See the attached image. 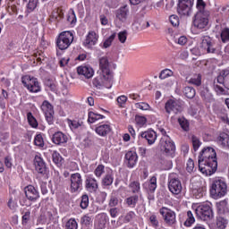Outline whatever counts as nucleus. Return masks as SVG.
Returning a JSON list of instances; mask_svg holds the SVG:
<instances>
[{"label":"nucleus","mask_w":229,"mask_h":229,"mask_svg":"<svg viewBox=\"0 0 229 229\" xmlns=\"http://www.w3.org/2000/svg\"><path fill=\"white\" fill-rule=\"evenodd\" d=\"M199 169L203 174L212 176L217 171V154L212 147L204 148L199 155Z\"/></svg>","instance_id":"f257e3e1"},{"label":"nucleus","mask_w":229,"mask_h":229,"mask_svg":"<svg viewBox=\"0 0 229 229\" xmlns=\"http://www.w3.org/2000/svg\"><path fill=\"white\" fill-rule=\"evenodd\" d=\"M209 192L211 198L214 199H219V198L226 196V193L228 192V185L225 180L216 179L213 181Z\"/></svg>","instance_id":"f03ea898"},{"label":"nucleus","mask_w":229,"mask_h":229,"mask_svg":"<svg viewBox=\"0 0 229 229\" xmlns=\"http://www.w3.org/2000/svg\"><path fill=\"white\" fill-rule=\"evenodd\" d=\"M159 148L163 151L165 157L174 158V153H176V146L174 141L167 135H164L159 141Z\"/></svg>","instance_id":"7ed1b4c3"},{"label":"nucleus","mask_w":229,"mask_h":229,"mask_svg":"<svg viewBox=\"0 0 229 229\" xmlns=\"http://www.w3.org/2000/svg\"><path fill=\"white\" fill-rule=\"evenodd\" d=\"M228 76L229 70H222L217 76L216 81H214V89L216 94H229V88L225 84Z\"/></svg>","instance_id":"20e7f679"},{"label":"nucleus","mask_w":229,"mask_h":229,"mask_svg":"<svg viewBox=\"0 0 229 229\" xmlns=\"http://www.w3.org/2000/svg\"><path fill=\"white\" fill-rule=\"evenodd\" d=\"M74 41V34L71 31L61 32L56 40V46L61 51H65Z\"/></svg>","instance_id":"39448f33"},{"label":"nucleus","mask_w":229,"mask_h":229,"mask_svg":"<svg viewBox=\"0 0 229 229\" xmlns=\"http://www.w3.org/2000/svg\"><path fill=\"white\" fill-rule=\"evenodd\" d=\"M196 216L201 221H208L214 217V212L210 204H202L195 209Z\"/></svg>","instance_id":"423d86ee"},{"label":"nucleus","mask_w":229,"mask_h":229,"mask_svg":"<svg viewBox=\"0 0 229 229\" xmlns=\"http://www.w3.org/2000/svg\"><path fill=\"white\" fill-rule=\"evenodd\" d=\"M98 74H102L106 80H114V72L110 70V62H108V57L103 56L99 58Z\"/></svg>","instance_id":"0eeeda50"},{"label":"nucleus","mask_w":229,"mask_h":229,"mask_svg":"<svg viewBox=\"0 0 229 229\" xmlns=\"http://www.w3.org/2000/svg\"><path fill=\"white\" fill-rule=\"evenodd\" d=\"M192 0H179L177 5V13L181 17H191L192 15Z\"/></svg>","instance_id":"6e6552de"},{"label":"nucleus","mask_w":229,"mask_h":229,"mask_svg":"<svg viewBox=\"0 0 229 229\" xmlns=\"http://www.w3.org/2000/svg\"><path fill=\"white\" fill-rule=\"evenodd\" d=\"M165 110L168 115H171V114H181V112L183 110V102L180 100L169 99L165 104Z\"/></svg>","instance_id":"1a4fd4ad"},{"label":"nucleus","mask_w":229,"mask_h":229,"mask_svg":"<svg viewBox=\"0 0 229 229\" xmlns=\"http://www.w3.org/2000/svg\"><path fill=\"white\" fill-rule=\"evenodd\" d=\"M209 12H197L194 16L193 24L199 30H205L208 26Z\"/></svg>","instance_id":"9d476101"},{"label":"nucleus","mask_w":229,"mask_h":229,"mask_svg":"<svg viewBox=\"0 0 229 229\" xmlns=\"http://www.w3.org/2000/svg\"><path fill=\"white\" fill-rule=\"evenodd\" d=\"M21 83L30 92H40V84H38V80L35 77L25 75L21 78Z\"/></svg>","instance_id":"9b49d317"},{"label":"nucleus","mask_w":229,"mask_h":229,"mask_svg":"<svg viewBox=\"0 0 229 229\" xmlns=\"http://www.w3.org/2000/svg\"><path fill=\"white\" fill-rule=\"evenodd\" d=\"M159 214L162 215L165 223L169 226H173L176 223V213L170 208L163 207L159 209Z\"/></svg>","instance_id":"f8f14e48"},{"label":"nucleus","mask_w":229,"mask_h":229,"mask_svg":"<svg viewBox=\"0 0 229 229\" xmlns=\"http://www.w3.org/2000/svg\"><path fill=\"white\" fill-rule=\"evenodd\" d=\"M200 47L205 49L208 54H216V51H217V49H216V43L209 36L202 37Z\"/></svg>","instance_id":"ddd939ff"},{"label":"nucleus","mask_w":229,"mask_h":229,"mask_svg":"<svg viewBox=\"0 0 229 229\" xmlns=\"http://www.w3.org/2000/svg\"><path fill=\"white\" fill-rule=\"evenodd\" d=\"M83 186V180L81 174L79 173L72 174L71 175V191L72 192H77Z\"/></svg>","instance_id":"4468645a"},{"label":"nucleus","mask_w":229,"mask_h":229,"mask_svg":"<svg viewBox=\"0 0 229 229\" xmlns=\"http://www.w3.org/2000/svg\"><path fill=\"white\" fill-rule=\"evenodd\" d=\"M168 189L172 194H180V192H182V182H180V179L171 175L168 182Z\"/></svg>","instance_id":"2eb2a0df"},{"label":"nucleus","mask_w":229,"mask_h":229,"mask_svg":"<svg viewBox=\"0 0 229 229\" xmlns=\"http://www.w3.org/2000/svg\"><path fill=\"white\" fill-rule=\"evenodd\" d=\"M93 85L96 89H101V87L112 89V80L106 79L103 74L99 73V76L93 80Z\"/></svg>","instance_id":"dca6fc26"},{"label":"nucleus","mask_w":229,"mask_h":229,"mask_svg":"<svg viewBox=\"0 0 229 229\" xmlns=\"http://www.w3.org/2000/svg\"><path fill=\"white\" fill-rule=\"evenodd\" d=\"M41 110L44 112L48 124H53V114H55L53 111V106L49 102L44 101L41 106Z\"/></svg>","instance_id":"f3484780"},{"label":"nucleus","mask_w":229,"mask_h":229,"mask_svg":"<svg viewBox=\"0 0 229 229\" xmlns=\"http://www.w3.org/2000/svg\"><path fill=\"white\" fill-rule=\"evenodd\" d=\"M24 193L26 199H29V201H37V199L40 198V193H38V191H37V189L34 188L33 185L26 186L24 188Z\"/></svg>","instance_id":"a211bd4d"},{"label":"nucleus","mask_w":229,"mask_h":229,"mask_svg":"<svg viewBox=\"0 0 229 229\" xmlns=\"http://www.w3.org/2000/svg\"><path fill=\"white\" fill-rule=\"evenodd\" d=\"M98 38H99L98 34H96L94 31H89L86 37V39L83 42V46L90 49L93 46H96V44H98Z\"/></svg>","instance_id":"6ab92c4d"},{"label":"nucleus","mask_w":229,"mask_h":229,"mask_svg":"<svg viewBox=\"0 0 229 229\" xmlns=\"http://www.w3.org/2000/svg\"><path fill=\"white\" fill-rule=\"evenodd\" d=\"M34 165L36 171L39 173V174H46V163L44 162V159H42V157H40L39 156H35Z\"/></svg>","instance_id":"aec40b11"},{"label":"nucleus","mask_w":229,"mask_h":229,"mask_svg":"<svg viewBox=\"0 0 229 229\" xmlns=\"http://www.w3.org/2000/svg\"><path fill=\"white\" fill-rule=\"evenodd\" d=\"M86 190L88 192L95 193L98 192V189H99V185L98 184V181L92 177H88L85 181Z\"/></svg>","instance_id":"412c9836"},{"label":"nucleus","mask_w":229,"mask_h":229,"mask_svg":"<svg viewBox=\"0 0 229 229\" xmlns=\"http://www.w3.org/2000/svg\"><path fill=\"white\" fill-rule=\"evenodd\" d=\"M128 13H130V11L128 10V5H124L115 11V17L121 22H126V19H128Z\"/></svg>","instance_id":"4be33fe9"},{"label":"nucleus","mask_w":229,"mask_h":229,"mask_svg":"<svg viewBox=\"0 0 229 229\" xmlns=\"http://www.w3.org/2000/svg\"><path fill=\"white\" fill-rule=\"evenodd\" d=\"M140 137H141V139H146L148 144L151 146V144H155V140H157V132L153 130H149L141 132Z\"/></svg>","instance_id":"5701e85b"},{"label":"nucleus","mask_w":229,"mask_h":229,"mask_svg":"<svg viewBox=\"0 0 229 229\" xmlns=\"http://www.w3.org/2000/svg\"><path fill=\"white\" fill-rule=\"evenodd\" d=\"M95 131L99 137H106L112 131V127L110 124L104 123L96 127Z\"/></svg>","instance_id":"b1692460"},{"label":"nucleus","mask_w":229,"mask_h":229,"mask_svg":"<svg viewBox=\"0 0 229 229\" xmlns=\"http://www.w3.org/2000/svg\"><path fill=\"white\" fill-rule=\"evenodd\" d=\"M137 153L133 152V151H128L125 154V160L127 162V166L131 168V167H135V165L137 164Z\"/></svg>","instance_id":"393cba45"},{"label":"nucleus","mask_w":229,"mask_h":229,"mask_svg":"<svg viewBox=\"0 0 229 229\" xmlns=\"http://www.w3.org/2000/svg\"><path fill=\"white\" fill-rule=\"evenodd\" d=\"M67 135L64 134L62 131L55 132L52 138V141L57 146H60V144H65V142H67Z\"/></svg>","instance_id":"a878e982"},{"label":"nucleus","mask_w":229,"mask_h":229,"mask_svg":"<svg viewBox=\"0 0 229 229\" xmlns=\"http://www.w3.org/2000/svg\"><path fill=\"white\" fill-rule=\"evenodd\" d=\"M106 221H108V216H106V214L99 215L95 223V227L97 229H105V227L106 226Z\"/></svg>","instance_id":"bb28decb"},{"label":"nucleus","mask_w":229,"mask_h":229,"mask_svg":"<svg viewBox=\"0 0 229 229\" xmlns=\"http://www.w3.org/2000/svg\"><path fill=\"white\" fill-rule=\"evenodd\" d=\"M78 74L85 76V78H92L94 76V70L87 66H79L77 68Z\"/></svg>","instance_id":"cd10ccee"},{"label":"nucleus","mask_w":229,"mask_h":229,"mask_svg":"<svg viewBox=\"0 0 229 229\" xmlns=\"http://www.w3.org/2000/svg\"><path fill=\"white\" fill-rule=\"evenodd\" d=\"M183 94L188 99H194V98H196V89L192 87L187 86L183 89Z\"/></svg>","instance_id":"c85d7f7f"},{"label":"nucleus","mask_w":229,"mask_h":229,"mask_svg":"<svg viewBox=\"0 0 229 229\" xmlns=\"http://www.w3.org/2000/svg\"><path fill=\"white\" fill-rule=\"evenodd\" d=\"M219 144L224 146V148H229V135L227 133L222 132L217 138Z\"/></svg>","instance_id":"c756f323"},{"label":"nucleus","mask_w":229,"mask_h":229,"mask_svg":"<svg viewBox=\"0 0 229 229\" xmlns=\"http://www.w3.org/2000/svg\"><path fill=\"white\" fill-rule=\"evenodd\" d=\"M126 205H128L131 208H135L137 207V203H139V195H132L128 197L125 199Z\"/></svg>","instance_id":"7c9ffc66"},{"label":"nucleus","mask_w":229,"mask_h":229,"mask_svg":"<svg viewBox=\"0 0 229 229\" xmlns=\"http://www.w3.org/2000/svg\"><path fill=\"white\" fill-rule=\"evenodd\" d=\"M99 119H105V115L94 112H89L88 114V123H90L91 124L96 123V121H99Z\"/></svg>","instance_id":"2f4dec72"},{"label":"nucleus","mask_w":229,"mask_h":229,"mask_svg":"<svg viewBox=\"0 0 229 229\" xmlns=\"http://www.w3.org/2000/svg\"><path fill=\"white\" fill-rule=\"evenodd\" d=\"M52 159L53 162L60 167L62 165V162L64 161V157L58 153L57 151H54L52 153Z\"/></svg>","instance_id":"473e14b6"},{"label":"nucleus","mask_w":229,"mask_h":229,"mask_svg":"<svg viewBox=\"0 0 229 229\" xmlns=\"http://www.w3.org/2000/svg\"><path fill=\"white\" fill-rule=\"evenodd\" d=\"M187 219L184 222V226H192L194 223H196V218H194V215H192V211L187 212Z\"/></svg>","instance_id":"72a5a7b5"},{"label":"nucleus","mask_w":229,"mask_h":229,"mask_svg":"<svg viewBox=\"0 0 229 229\" xmlns=\"http://www.w3.org/2000/svg\"><path fill=\"white\" fill-rule=\"evenodd\" d=\"M226 225H228V219L219 216L216 220V226L218 229H225L226 228Z\"/></svg>","instance_id":"f704fd0d"},{"label":"nucleus","mask_w":229,"mask_h":229,"mask_svg":"<svg viewBox=\"0 0 229 229\" xmlns=\"http://www.w3.org/2000/svg\"><path fill=\"white\" fill-rule=\"evenodd\" d=\"M188 83H191V85H196V87H199V85H201V75H194L188 81Z\"/></svg>","instance_id":"c9c22d12"},{"label":"nucleus","mask_w":229,"mask_h":229,"mask_svg":"<svg viewBox=\"0 0 229 229\" xmlns=\"http://www.w3.org/2000/svg\"><path fill=\"white\" fill-rule=\"evenodd\" d=\"M227 208H228V201H226V199H224L216 203V208L218 212H220V214H223V212H225Z\"/></svg>","instance_id":"e433bc0d"},{"label":"nucleus","mask_w":229,"mask_h":229,"mask_svg":"<svg viewBox=\"0 0 229 229\" xmlns=\"http://www.w3.org/2000/svg\"><path fill=\"white\" fill-rule=\"evenodd\" d=\"M178 123L184 131H189V121L185 117L178 118Z\"/></svg>","instance_id":"4c0bfd02"},{"label":"nucleus","mask_w":229,"mask_h":229,"mask_svg":"<svg viewBox=\"0 0 229 229\" xmlns=\"http://www.w3.org/2000/svg\"><path fill=\"white\" fill-rule=\"evenodd\" d=\"M174 72L173 71L169 69H165L160 72L159 73V80H166V78H171L173 76Z\"/></svg>","instance_id":"58836bf2"},{"label":"nucleus","mask_w":229,"mask_h":229,"mask_svg":"<svg viewBox=\"0 0 229 229\" xmlns=\"http://www.w3.org/2000/svg\"><path fill=\"white\" fill-rule=\"evenodd\" d=\"M191 144L193 146L194 151H198V149H199V146H201V141L199 140V137L192 135L191 136Z\"/></svg>","instance_id":"ea45409f"},{"label":"nucleus","mask_w":229,"mask_h":229,"mask_svg":"<svg viewBox=\"0 0 229 229\" xmlns=\"http://www.w3.org/2000/svg\"><path fill=\"white\" fill-rule=\"evenodd\" d=\"M27 119L29 121V124H30L32 128H37L38 126L37 119H35V116H33L31 113L27 114Z\"/></svg>","instance_id":"a19ab883"},{"label":"nucleus","mask_w":229,"mask_h":229,"mask_svg":"<svg viewBox=\"0 0 229 229\" xmlns=\"http://www.w3.org/2000/svg\"><path fill=\"white\" fill-rule=\"evenodd\" d=\"M114 38H115V33L112 34L109 38H107L104 41L102 47L104 49L110 47V46H112V43L114 42Z\"/></svg>","instance_id":"79ce46f5"},{"label":"nucleus","mask_w":229,"mask_h":229,"mask_svg":"<svg viewBox=\"0 0 229 229\" xmlns=\"http://www.w3.org/2000/svg\"><path fill=\"white\" fill-rule=\"evenodd\" d=\"M130 189H131V191L133 194H136L137 192H140V183L139 182H132L129 185Z\"/></svg>","instance_id":"37998d69"},{"label":"nucleus","mask_w":229,"mask_h":229,"mask_svg":"<svg viewBox=\"0 0 229 229\" xmlns=\"http://www.w3.org/2000/svg\"><path fill=\"white\" fill-rule=\"evenodd\" d=\"M148 190L150 192H153L157 190V177L152 176L149 182H148Z\"/></svg>","instance_id":"c03bdc74"},{"label":"nucleus","mask_w":229,"mask_h":229,"mask_svg":"<svg viewBox=\"0 0 229 229\" xmlns=\"http://www.w3.org/2000/svg\"><path fill=\"white\" fill-rule=\"evenodd\" d=\"M81 225H84V226H89L92 223V216L89 215H85L81 219Z\"/></svg>","instance_id":"a18cd8bd"},{"label":"nucleus","mask_w":229,"mask_h":229,"mask_svg":"<svg viewBox=\"0 0 229 229\" xmlns=\"http://www.w3.org/2000/svg\"><path fill=\"white\" fill-rule=\"evenodd\" d=\"M89 207V195L84 194L81 196V208L85 210Z\"/></svg>","instance_id":"49530a36"},{"label":"nucleus","mask_w":229,"mask_h":229,"mask_svg":"<svg viewBox=\"0 0 229 229\" xmlns=\"http://www.w3.org/2000/svg\"><path fill=\"white\" fill-rule=\"evenodd\" d=\"M112 183H114V177H112L110 174L106 175L102 180L103 185L110 186Z\"/></svg>","instance_id":"de8ad7c7"},{"label":"nucleus","mask_w":229,"mask_h":229,"mask_svg":"<svg viewBox=\"0 0 229 229\" xmlns=\"http://www.w3.org/2000/svg\"><path fill=\"white\" fill-rule=\"evenodd\" d=\"M66 228H67V229H78V222H76V219L71 218V219L66 223Z\"/></svg>","instance_id":"09e8293b"},{"label":"nucleus","mask_w":229,"mask_h":229,"mask_svg":"<svg viewBox=\"0 0 229 229\" xmlns=\"http://www.w3.org/2000/svg\"><path fill=\"white\" fill-rule=\"evenodd\" d=\"M34 144L35 146H38L39 148L44 147V139L42 138L41 134L36 135L34 139Z\"/></svg>","instance_id":"8fccbe9b"},{"label":"nucleus","mask_w":229,"mask_h":229,"mask_svg":"<svg viewBox=\"0 0 229 229\" xmlns=\"http://www.w3.org/2000/svg\"><path fill=\"white\" fill-rule=\"evenodd\" d=\"M169 21L172 26H174V28H176V26H180V18H178L177 15H174V14L171 15L169 17Z\"/></svg>","instance_id":"3c124183"},{"label":"nucleus","mask_w":229,"mask_h":229,"mask_svg":"<svg viewBox=\"0 0 229 229\" xmlns=\"http://www.w3.org/2000/svg\"><path fill=\"white\" fill-rule=\"evenodd\" d=\"M126 38H128V31L123 30L118 33V40H120L121 44H124Z\"/></svg>","instance_id":"603ef678"},{"label":"nucleus","mask_w":229,"mask_h":229,"mask_svg":"<svg viewBox=\"0 0 229 229\" xmlns=\"http://www.w3.org/2000/svg\"><path fill=\"white\" fill-rule=\"evenodd\" d=\"M221 40L222 42H229V29H225L221 32Z\"/></svg>","instance_id":"864d4df0"},{"label":"nucleus","mask_w":229,"mask_h":229,"mask_svg":"<svg viewBox=\"0 0 229 229\" xmlns=\"http://www.w3.org/2000/svg\"><path fill=\"white\" fill-rule=\"evenodd\" d=\"M95 175L98 176V178H101V175L103 173H105V165H98V167L94 171Z\"/></svg>","instance_id":"5fc2aeb1"},{"label":"nucleus","mask_w":229,"mask_h":229,"mask_svg":"<svg viewBox=\"0 0 229 229\" xmlns=\"http://www.w3.org/2000/svg\"><path fill=\"white\" fill-rule=\"evenodd\" d=\"M200 97L202 98V99L204 101H208V99H210V98H212V95L210 94V92L206 89L200 91Z\"/></svg>","instance_id":"6e6d98bb"},{"label":"nucleus","mask_w":229,"mask_h":229,"mask_svg":"<svg viewBox=\"0 0 229 229\" xmlns=\"http://www.w3.org/2000/svg\"><path fill=\"white\" fill-rule=\"evenodd\" d=\"M37 4H38V0H29L27 8L30 12H33V10H35V8H37Z\"/></svg>","instance_id":"4d7b16f0"},{"label":"nucleus","mask_w":229,"mask_h":229,"mask_svg":"<svg viewBox=\"0 0 229 229\" xmlns=\"http://www.w3.org/2000/svg\"><path fill=\"white\" fill-rule=\"evenodd\" d=\"M207 6V4L203 0H197V9L198 12H208L205 10V7Z\"/></svg>","instance_id":"13d9d810"},{"label":"nucleus","mask_w":229,"mask_h":229,"mask_svg":"<svg viewBox=\"0 0 229 229\" xmlns=\"http://www.w3.org/2000/svg\"><path fill=\"white\" fill-rule=\"evenodd\" d=\"M149 222L151 226H153V228H158L159 223H158V219H157V216L151 215L149 217Z\"/></svg>","instance_id":"bf43d9fd"},{"label":"nucleus","mask_w":229,"mask_h":229,"mask_svg":"<svg viewBox=\"0 0 229 229\" xmlns=\"http://www.w3.org/2000/svg\"><path fill=\"white\" fill-rule=\"evenodd\" d=\"M135 106L140 110H149V108H151V106H149L148 104L145 102L136 103Z\"/></svg>","instance_id":"052dcab7"},{"label":"nucleus","mask_w":229,"mask_h":229,"mask_svg":"<svg viewBox=\"0 0 229 229\" xmlns=\"http://www.w3.org/2000/svg\"><path fill=\"white\" fill-rule=\"evenodd\" d=\"M135 217V212L130 211L128 212L124 218H123V223H130V221H132V219Z\"/></svg>","instance_id":"680f3d73"},{"label":"nucleus","mask_w":229,"mask_h":229,"mask_svg":"<svg viewBox=\"0 0 229 229\" xmlns=\"http://www.w3.org/2000/svg\"><path fill=\"white\" fill-rule=\"evenodd\" d=\"M31 218V212L27 211L24 213V215L21 217V223L22 225H28V222Z\"/></svg>","instance_id":"e2e57ef3"},{"label":"nucleus","mask_w":229,"mask_h":229,"mask_svg":"<svg viewBox=\"0 0 229 229\" xmlns=\"http://www.w3.org/2000/svg\"><path fill=\"white\" fill-rule=\"evenodd\" d=\"M186 170L188 173H192V171H194V161L191 158L187 162Z\"/></svg>","instance_id":"0e129e2a"},{"label":"nucleus","mask_w":229,"mask_h":229,"mask_svg":"<svg viewBox=\"0 0 229 229\" xmlns=\"http://www.w3.org/2000/svg\"><path fill=\"white\" fill-rule=\"evenodd\" d=\"M176 44H179V46H185L187 44L188 39L185 36H181L179 38L175 39Z\"/></svg>","instance_id":"69168bd1"},{"label":"nucleus","mask_w":229,"mask_h":229,"mask_svg":"<svg viewBox=\"0 0 229 229\" xmlns=\"http://www.w3.org/2000/svg\"><path fill=\"white\" fill-rule=\"evenodd\" d=\"M175 82L176 81L174 79H171L163 84V89H171Z\"/></svg>","instance_id":"338daca9"},{"label":"nucleus","mask_w":229,"mask_h":229,"mask_svg":"<svg viewBox=\"0 0 229 229\" xmlns=\"http://www.w3.org/2000/svg\"><path fill=\"white\" fill-rule=\"evenodd\" d=\"M147 122H148V120L146 119V117L136 115V123H137L138 124H140V126H144V124H145Z\"/></svg>","instance_id":"774afa93"}]
</instances>
